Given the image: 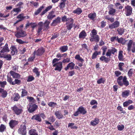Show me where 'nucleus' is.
<instances>
[{
    "instance_id": "7",
    "label": "nucleus",
    "mask_w": 135,
    "mask_h": 135,
    "mask_svg": "<svg viewBox=\"0 0 135 135\" xmlns=\"http://www.w3.org/2000/svg\"><path fill=\"white\" fill-rule=\"evenodd\" d=\"M15 36L17 38L23 37L27 35L26 32L22 30L15 32Z\"/></svg>"
},
{
    "instance_id": "34",
    "label": "nucleus",
    "mask_w": 135,
    "mask_h": 135,
    "mask_svg": "<svg viewBox=\"0 0 135 135\" xmlns=\"http://www.w3.org/2000/svg\"><path fill=\"white\" fill-rule=\"evenodd\" d=\"M82 11H83L81 8L78 7L75 10L73 11V13L79 15L81 13Z\"/></svg>"
},
{
    "instance_id": "18",
    "label": "nucleus",
    "mask_w": 135,
    "mask_h": 135,
    "mask_svg": "<svg viewBox=\"0 0 135 135\" xmlns=\"http://www.w3.org/2000/svg\"><path fill=\"white\" fill-rule=\"evenodd\" d=\"M23 14H20L17 17V19H19V20H17L15 22L13 25L14 26H15L16 24L20 22V21L23 20L24 19L26 18V16H23Z\"/></svg>"
},
{
    "instance_id": "32",
    "label": "nucleus",
    "mask_w": 135,
    "mask_h": 135,
    "mask_svg": "<svg viewBox=\"0 0 135 135\" xmlns=\"http://www.w3.org/2000/svg\"><path fill=\"white\" fill-rule=\"evenodd\" d=\"M99 122V120L98 118H95L94 120H92L90 122V124L93 126H95L98 124Z\"/></svg>"
},
{
    "instance_id": "11",
    "label": "nucleus",
    "mask_w": 135,
    "mask_h": 135,
    "mask_svg": "<svg viewBox=\"0 0 135 135\" xmlns=\"http://www.w3.org/2000/svg\"><path fill=\"white\" fill-rule=\"evenodd\" d=\"M9 51L10 50L8 47V45L7 43H6L0 51V54H4L5 53L9 52Z\"/></svg>"
},
{
    "instance_id": "16",
    "label": "nucleus",
    "mask_w": 135,
    "mask_h": 135,
    "mask_svg": "<svg viewBox=\"0 0 135 135\" xmlns=\"http://www.w3.org/2000/svg\"><path fill=\"white\" fill-rule=\"evenodd\" d=\"M18 123L17 121L12 119L9 122V125L10 128L13 129L15 126L18 124Z\"/></svg>"
},
{
    "instance_id": "31",
    "label": "nucleus",
    "mask_w": 135,
    "mask_h": 135,
    "mask_svg": "<svg viewBox=\"0 0 135 135\" xmlns=\"http://www.w3.org/2000/svg\"><path fill=\"white\" fill-rule=\"evenodd\" d=\"M66 0H60V2L59 6L60 8L61 9L64 8L65 6V2Z\"/></svg>"
},
{
    "instance_id": "50",
    "label": "nucleus",
    "mask_w": 135,
    "mask_h": 135,
    "mask_svg": "<svg viewBox=\"0 0 135 135\" xmlns=\"http://www.w3.org/2000/svg\"><path fill=\"white\" fill-rule=\"evenodd\" d=\"M22 91L21 93V97H23L27 96L28 94V92L27 90L25 89H22Z\"/></svg>"
},
{
    "instance_id": "24",
    "label": "nucleus",
    "mask_w": 135,
    "mask_h": 135,
    "mask_svg": "<svg viewBox=\"0 0 135 135\" xmlns=\"http://www.w3.org/2000/svg\"><path fill=\"white\" fill-rule=\"evenodd\" d=\"M50 21L47 20H46L44 23H43V29L44 30H47L49 28V25L50 23Z\"/></svg>"
},
{
    "instance_id": "57",
    "label": "nucleus",
    "mask_w": 135,
    "mask_h": 135,
    "mask_svg": "<svg viewBox=\"0 0 135 135\" xmlns=\"http://www.w3.org/2000/svg\"><path fill=\"white\" fill-rule=\"evenodd\" d=\"M117 109L118 110L121 112V113L125 114L126 113V112L124 110H123V108L121 107V106H118L117 108Z\"/></svg>"
},
{
    "instance_id": "47",
    "label": "nucleus",
    "mask_w": 135,
    "mask_h": 135,
    "mask_svg": "<svg viewBox=\"0 0 135 135\" xmlns=\"http://www.w3.org/2000/svg\"><path fill=\"white\" fill-rule=\"evenodd\" d=\"M44 8V7L43 6L40 7L35 11L34 13V14L35 15H37Z\"/></svg>"
},
{
    "instance_id": "13",
    "label": "nucleus",
    "mask_w": 135,
    "mask_h": 135,
    "mask_svg": "<svg viewBox=\"0 0 135 135\" xmlns=\"http://www.w3.org/2000/svg\"><path fill=\"white\" fill-rule=\"evenodd\" d=\"M117 49L114 47H112L111 49H109L108 51L106 54V56H107L110 57L111 54L114 55L115 52H117Z\"/></svg>"
},
{
    "instance_id": "35",
    "label": "nucleus",
    "mask_w": 135,
    "mask_h": 135,
    "mask_svg": "<svg viewBox=\"0 0 135 135\" xmlns=\"http://www.w3.org/2000/svg\"><path fill=\"white\" fill-rule=\"evenodd\" d=\"M28 134L30 135H38V132L35 129H31L29 131Z\"/></svg>"
},
{
    "instance_id": "27",
    "label": "nucleus",
    "mask_w": 135,
    "mask_h": 135,
    "mask_svg": "<svg viewBox=\"0 0 135 135\" xmlns=\"http://www.w3.org/2000/svg\"><path fill=\"white\" fill-rule=\"evenodd\" d=\"M88 17L90 20L94 21L96 17V14L95 12L90 13L88 15Z\"/></svg>"
},
{
    "instance_id": "56",
    "label": "nucleus",
    "mask_w": 135,
    "mask_h": 135,
    "mask_svg": "<svg viewBox=\"0 0 135 135\" xmlns=\"http://www.w3.org/2000/svg\"><path fill=\"white\" fill-rule=\"evenodd\" d=\"M34 79L35 78L33 76L30 75L28 76L27 81V82H30L33 81Z\"/></svg>"
},
{
    "instance_id": "19",
    "label": "nucleus",
    "mask_w": 135,
    "mask_h": 135,
    "mask_svg": "<svg viewBox=\"0 0 135 135\" xmlns=\"http://www.w3.org/2000/svg\"><path fill=\"white\" fill-rule=\"evenodd\" d=\"M75 65V64L74 62H71L68 64L64 69L66 71H67L69 69L71 70H73L74 69Z\"/></svg>"
},
{
    "instance_id": "20",
    "label": "nucleus",
    "mask_w": 135,
    "mask_h": 135,
    "mask_svg": "<svg viewBox=\"0 0 135 135\" xmlns=\"http://www.w3.org/2000/svg\"><path fill=\"white\" fill-rule=\"evenodd\" d=\"M54 11H53L49 12L47 16V18L49 20H52L56 16L54 14Z\"/></svg>"
},
{
    "instance_id": "51",
    "label": "nucleus",
    "mask_w": 135,
    "mask_h": 135,
    "mask_svg": "<svg viewBox=\"0 0 135 135\" xmlns=\"http://www.w3.org/2000/svg\"><path fill=\"white\" fill-rule=\"evenodd\" d=\"M2 90L1 91V93L2 94V97L3 98H6L7 95V91L4 90V89H2Z\"/></svg>"
},
{
    "instance_id": "53",
    "label": "nucleus",
    "mask_w": 135,
    "mask_h": 135,
    "mask_svg": "<svg viewBox=\"0 0 135 135\" xmlns=\"http://www.w3.org/2000/svg\"><path fill=\"white\" fill-rule=\"evenodd\" d=\"M100 54V52H98V51H96L95 52H94L93 54L92 55V56L91 58L92 59H95L98 55L99 54Z\"/></svg>"
},
{
    "instance_id": "8",
    "label": "nucleus",
    "mask_w": 135,
    "mask_h": 135,
    "mask_svg": "<svg viewBox=\"0 0 135 135\" xmlns=\"http://www.w3.org/2000/svg\"><path fill=\"white\" fill-rule=\"evenodd\" d=\"M38 108V106L35 104L32 103H29V107H28V110L30 113H32L35 111Z\"/></svg>"
},
{
    "instance_id": "52",
    "label": "nucleus",
    "mask_w": 135,
    "mask_h": 135,
    "mask_svg": "<svg viewBox=\"0 0 135 135\" xmlns=\"http://www.w3.org/2000/svg\"><path fill=\"white\" fill-rule=\"evenodd\" d=\"M48 105L49 107H52L54 108L56 106L57 104L54 102H51L48 103Z\"/></svg>"
},
{
    "instance_id": "40",
    "label": "nucleus",
    "mask_w": 135,
    "mask_h": 135,
    "mask_svg": "<svg viewBox=\"0 0 135 135\" xmlns=\"http://www.w3.org/2000/svg\"><path fill=\"white\" fill-rule=\"evenodd\" d=\"M39 69L35 67L33 70V72L35 74L37 77H39L40 75V72L39 71Z\"/></svg>"
},
{
    "instance_id": "49",
    "label": "nucleus",
    "mask_w": 135,
    "mask_h": 135,
    "mask_svg": "<svg viewBox=\"0 0 135 135\" xmlns=\"http://www.w3.org/2000/svg\"><path fill=\"white\" fill-rule=\"evenodd\" d=\"M32 55H33L32 56L30 57H29L28 60L29 62H33L34 61V60L35 58V52H33V53Z\"/></svg>"
},
{
    "instance_id": "9",
    "label": "nucleus",
    "mask_w": 135,
    "mask_h": 135,
    "mask_svg": "<svg viewBox=\"0 0 135 135\" xmlns=\"http://www.w3.org/2000/svg\"><path fill=\"white\" fill-rule=\"evenodd\" d=\"M125 9L126 13V16H130L131 14L132 11V8L129 5H127L125 7Z\"/></svg>"
},
{
    "instance_id": "14",
    "label": "nucleus",
    "mask_w": 135,
    "mask_h": 135,
    "mask_svg": "<svg viewBox=\"0 0 135 135\" xmlns=\"http://www.w3.org/2000/svg\"><path fill=\"white\" fill-rule=\"evenodd\" d=\"M113 4H110L109 5L108 8L109 10L108 13L110 15H114L115 13L116 10L115 9L113 8Z\"/></svg>"
},
{
    "instance_id": "46",
    "label": "nucleus",
    "mask_w": 135,
    "mask_h": 135,
    "mask_svg": "<svg viewBox=\"0 0 135 135\" xmlns=\"http://www.w3.org/2000/svg\"><path fill=\"white\" fill-rule=\"evenodd\" d=\"M68 127H70L71 129H76L78 128V127L75 125V124L73 123H69L68 124Z\"/></svg>"
},
{
    "instance_id": "41",
    "label": "nucleus",
    "mask_w": 135,
    "mask_h": 135,
    "mask_svg": "<svg viewBox=\"0 0 135 135\" xmlns=\"http://www.w3.org/2000/svg\"><path fill=\"white\" fill-rule=\"evenodd\" d=\"M133 44V41L132 40H130L129 42L127 44V50L128 51H129L131 50V47Z\"/></svg>"
},
{
    "instance_id": "39",
    "label": "nucleus",
    "mask_w": 135,
    "mask_h": 135,
    "mask_svg": "<svg viewBox=\"0 0 135 135\" xmlns=\"http://www.w3.org/2000/svg\"><path fill=\"white\" fill-rule=\"evenodd\" d=\"M117 31L119 35H122L125 31V29L123 28L119 27L118 28Z\"/></svg>"
},
{
    "instance_id": "21",
    "label": "nucleus",
    "mask_w": 135,
    "mask_h": 135,
    "mask_svg": "<svg viewBox=\"0 0 135 135\" xmlns=\"http://www.w3.org/2000/svg\"><path fill=\"white\" fill-rule=\"evenodd\" d=\"M61 20L63 22H66V24L67 25V24H68V22L70 20H71V21H73V19L70 17L67 18L66 16H64L62 17Z\"/></svg>"
},
{
    "instance_id": "12",
    "label": "nucleus",
    "mask_w": 135,
    "mask_h": 135,
    "mask_svg": "<svg viewBox=\"0 0 135 135\" xmlns=\"http://www.w3.org/2000/svg\"><path fill=\"white\" fill-rule=\"evenodd\" d=\"M120 26V22L117 20L115 21L112 24L109 25V28L111 29H113L118 27Z\"/></svg>"
},
{
    "instance_id": "42",
    "label": "nucleus",
    "mask_w": 135,
    "mask_h": 135,
    "mask_svg": "<svg viewBox=\"0 0 135 135\" xmlns=\"http://www.w3.org/2000/svg\"><path fill=\"white\" fill-rule=\"evenodd\" d=\"M70 23L69 24H67L66 26L67 29L69 30H70L73 27V24L74 23V20L73 21H71L70 20L69 21Z\"/></svg>"
},
{
    "instance_id": "54",
    "label": "nucleus",
    "mask_w": 135,
    "mask_h": 135,
    "mask_svg": "<svg viewBox=\"0 0 135 135\" xmlns=\"http://www.w3.org/2000/svg\"><path fill=\"white\" fill-rule=\"evenodd\" d=\"M97 31L95 29H93L91 31V32L90 34V36H94L97 35Z\"/></svg>"
},
{
    "instance_id": "33",
    "label": "nucleus",
    "mask_w": 135,
    "mask_h": 135,
    "mask_svg": "<svg viewBox=\"0 0 135 135\" xmlns=\"http://www.w3.org/2000/svg\"><path fill=\"white\" fill-rule=\"evenodd\" d=\"M52 8V6L51 5L49 6L46 7L45 9L43 11L40 13L41 16H42L47 12L50 10Z\"/></svg>"
},
{
    "instance_id": "63",
    "label": "nucleus",
    "mask_w": 135,
    "mask_h": 135,
    "mask_svg": "<svg viewBox=\"0 0 135 135\" xmlns=\"http://www.w3.org/2000/svg\"><path fill=\"white\" fill-rule=\"evenodd\" d=\"M23 2H20L18 3L16 6V7H18V8H19L20 9L23 8L22 6L23 5Z\"/></svg>"
},
{
    "instance_id": "23",
    "label": "nucleus",
    "mask_w": 135,
    "mask_h": 135,
    "mask_svg": "<svg viewBox=\"0 0 135 135\" xmlns=\"http://www.w3.org/2000/svg\"><path fill=\"white\" fill-rule=\"evenodd\" d=\"M31 119L33 120H35L39 122H40L42 121V119L41 117H40L39 114L33 115L32 116Z\"/></svg>"
},
{
    "instance_id": "15",
    "label": "nucleus",
    "mask_w": 135,
    "mask_h": 135,
    "mask_svg": "<svg viewBox=\"0 0 135 135\" xmlns=\"http://www.w3.org/2000/svg\"><path fill=\"white\" fill-rule=\"evenodd\" d=\"M75 59L80 62V63H78V65L79 66L81 67L83 65V63L84 61V59L80 57L79 55H76L75 57Z\"/></svg>"
},
{
    "instance_id": "10",
    "label": "nucleus",
    "mask_w": 135,
    "mask_h": 135,
    "mask_svg": "<svg viewBox=\"0 0 135 135\" xmlns=\"http://www.w3.org/2000/svg\"><path fill=\"white\" fill-rule=\"evenodd\" d=\"M45 50L42 47L38 49L36 51H35L34 52H35V55L37 56H41L45 52Z\"/></svg>"
},
{
    "instance_id": "43",
    "label": "nucleus",
    "mask_w": 135,
    "mask_h": 135,
    "mask_svg": "<svg viewBox=\"0 0 135 135\" xmlns=\"http://www.w3.org/2000/svg\"><path fill=\"white\" fill-rule=\"evenodd\" d=\"M68 49V46H64L59 48V50L60 51L64 52L66 51Z\"/></svg>"
},
{
    "instance_id": "28",
    "label": "nucleus",
    "mask_w": 135,
    "mask_h": 135,
    "mask_svg": "<svg viewBox=\"0 0 135 135\" xmlns=\"http://www.w3.org/2000/svg\"><path fill=\"white\" fill-rule=\"evenodd\" d=\"M10 49L11 50V54L12 55L17 54V50L16 46H12L10 48Z\"/></svg>"
},
{
    "instance_id": "38",
    "label": "nucleus",
    "mask_w": 135,
    "mask_h": 135,
    "mask_svg": "<svg viewBox=\"0 0 135 135\" xmlns=\"http://www.w3.org/2000/svg\"><path fill=\"white\" fill-rule=\"evenodd\" d=\"M20 96L18 93H15L14 94L13 100L14 101H17L20 98Z\"/></svg>"
},
{
    "instance_id": "25",
    "label": "nucleus",
    "mask_w": 135,
    "mask_h": 135,
    "mask_svg": "<svg viewBox=\"0 0 135 135\" xmlns=\"http://www.w3.org/2000/svg\"><path fill=\"white\" fill-rule=\"evenodd\" d=\"M61 19L60 17H57L55 20H53L51 24V26H55L58 23H60L61 22Z\"/></svg>"
},
{
    "instance_id": "6",
    "label": "nucleus",
    "mask_w": 135,
    "mask_h": 135,
    "mask_svg": "<svg viewBox=\"0 0 135 135\" xmlns=\"http://www.w3.org/2000/svg\"><path fill=\"white\" fill-rule=\"evenodd\" d=\"M87 113L86 109L83 106H81L79 107L77 111L73 114V115L75 116H78L80 114L84 115Z\"/></svg>"
},
{
    "instance_id": "45",
    "label": "nucleus",
    "mask_w": 135,
    "mask_h": 135,
    "mask_svg": "<svg viewBox=\"0 0 135 135\" xmlns=\"http://www.w3.org/2000/svg\"><path fill=\"white\" fill-rule=\"evenodd\" d=\"M86 33L84 30L82 31L80 33L79 35V37L80 38L85 37L86 36Z\"/></svg>"
},
{
    "instance_id": "2",
    "label": "nucleus",
    "mask_w": 135,
    "mask_h": 135,
    "mask_svg": "<svg viewBox=\"0 0 135 135\" xmlns=\"http://www.w3.org/2000/svg\"><path fill=\"white\" fill-rule=\"evenodd\" d=\"M60 60V59L55 58L53 60L52 62L53 67H55L54 70L59 72H60L62 69V62L61 61L57 62Z\"/></svg>"
},
{
    "instance_id": "17",
    "label": "nucleus",
    "mask_w": 135,
    "mask_h": 135,
    "mask_svg": "<svg viewBox=\"0 0 135 135\" xmlns=\"http://www.w3.org/2000/svg\"><path fill=\"white\" fill-rule=\"evenodd\" d=\"M90 41L91 42H98L100 40L99 36L98 35L91 36L89 39Z\"/></svg>"
},
{
    "instance_id": "5",
    "label": "nucleus",
    "mask_w": 135,
    "mask_h": 135,
    "mask_svg": "<svg viewBox=\"0 0 135 135\" xmlns=\"http://www.w3.org/2000/svg\"><path fill=\"white\" fill-rule=\"evenodd\" d=\"M11 109L13 111V114L17 115H19L21 114L23 112V107L21 106L17 107L15 105L12 107Z\"/></svg>"
},
{
    "instance_id": "30",
    "label": "nucleus",
    "mask_w": 135,
    "mask_h": 135,
    "mask_svg": "<svg viewBox=\"0 0 135 135\" xmlns=\"http://www.w3.org/2000/svg\"><path fill=\"white\" fill-rule=\"evenodd\" d=\"M30 26H31V27L33 30L37 26V24L36 23H28L26 24V27H27Z\"/></svg>"
},
{
    "instance_id": "1",
    "label": "nucleus",
    "mask_w": 135,
    "mask_h": 135,
    "mask_svg": "<svg viewBox=\"0 0 135 135\" xmlns=\"http://www.w3.org/2000/svg\"><path fill=\"white\" fill-rule=\"evenodd\" d=\"M21 75L11 70L7 76V81L11 85H20L22 82L19 79Z\"/></svg>"
},
{
    "instance_id": "62",
    "label": "nucleus",
    "mask_w": 135,
    "mask_h": 135,
    "mask_svg": "<svg viewBox=\"0 0 135 135\" xmlns=\"http://www.w3.org/2000/svg\"><path fill=\"white\" fill-rule=\"evenodd\" d=\"M7 83L6 81H0V86L2 88H4L5 85L7 84Z\"/></svg>"
},
{
    "instance_id": "58",
    "label": "nucleus",
    "mask_w": 135,
    "mask_h": 135,
    "mask_svg": "<svg viewBox=\"0 0 135 135\" xmlns=\"http://www.w3.org/2000/svg\"><path fill=\"white\" fill-rule=\"evenodd\" d=\"M105 81V79H104L101 78L97 81V83L98 84H100L102 83L104 84Z\"/></svg>"
},
{
    "instance_id": "29",
    "label": "nucleus",
    "mask_w": 135,
    "mask_h": 135,
    "mask_svg": "<svg viewBox=\"0 0 135 135\" xmlns=\"http://www.w3.org/2000/svg\"><path fill=\"white\" fill-rule=\"evenodd\" d=\"M38 25L39 26V27L37 28V33L39 34L40 32L41 31L42 29L43 23L42 22H40L38 23Z\"/></svg>"
},
{
    "instance_id": "64",
    "label": "nucleus",
    "mask_w": 135,
    "mask_h": 135,
    "mask_svg": "<svg viewBox=\"0 0 135 135\" xmlns=\"http://www.w3.org/2000/svg\"><path fill=\"white\" fill-rule=\"evenodd\" d=\"M48 119L49 121L52 123L54 122L55 120V118L53 115L50 116L49 118Z\"/></svg>"
},
{
    "instance_id": "59",
    "label": "nucleus",
    "mask_w": 135,
    "mask_h": 135,
    "mask_svg": "<svg viewBox=\"0 0 135 135\" xmlns=\"http://www.w3.org/2000/svg\"><path fill=\"white\" fill-rule=\"evenodd\" d=\"M6 129V127L3 124H1L0 126V132H3Z\"/></svg>"
},
{
    "instance_id": "48",
    "label": "nucleus",
    "mask_w": 135,
    "mask_h": 135,
    "mask_svg": "<svg viewBox=\"0 0 135 135\" xmlns=\"http://www.w3.org/2000/svg\"><path fill=\"white\" fill-rule=\"evenodd\" d=\"M122 51H120L118 55V58L119 61H123V60Z\"/></svg>"
},
{
    "instance_id": "55",
    "label": "nucleus",
    "mask_w": 135,
    "mask_h": 135,
    "mask_svg": "<svg viewBox=\"0 0 135 135\" xmlns=\"http://www.w3.org/2000/svg\"><path fill=\"white\" fill-rule=\"evenodd\" d=\"M21 10L19 8H14L12 11L16 13V15H17L20 12H21Z\"/></svg>"
},
{
    "instance_id": "22",
    "label": "nucleus",
    "mask_w": 135,
    "mask_h": 135,
    "mask_svg": "<svg viewBox=\"0 0 135 135\" xmlns=\"http://www.w3.org/2000/svg\"><path fill=\"white\" fill-rule=\"evenodd\" d=\"M0 58H5L6 60L8 61H10L12 59V57L10 54L4 55L0 54Z\"/></svg>"
},
{
    "instance_id": "61",
    "label": "nucleus",
    "mask_w": 135,
    "mask_h": 135,
    "mask_svg": "<svg viewBox=\"0 0 135 135\" xmlns=\"http://www.w3.org/2000/svg\"><path fill=\"white\" fill-rule=\"evenodd\" d=\"M133 69H130L128 73V76L129 77L132 76L133 73Z\"/></svg>"
},
{
    "instance_id": "3",
    "label": "nucleus",
    "mask_w": 135,
    "mask_h": 135,
    "mask_svg": "<svg viewBox=\"0 0 135 135\" xmlns=\"http://www.w3.org/2000/svg\"><path fill=\"white\" fill-rule=\"evenodd\" d=\"M117 82L118 84L120 86H122L123 85L126 86H127L129 85V81L127 80L126 76H121L117 78Z\"/></svg>"
},
{
    "instance_id": "44",
    "label": "nucleus",
    "mask_w": 135,
    "mask_h": 135,
    "mask_svg": "<svg viewBox=\"0 0 135 135\" xmlns=\"http://www.w3.org/2000/svg\"><path fill=\"white\" fill-rule=\"evenodd\" d=\"M133 101L129 99L128 100L126 101L123 103V106L124 107H127L128 105L130 104H132Z\"/></svg>"
},
{
    "instance_id": "26",
    "label": "nucleus",
    "mask_w": 135,
    "mask_h": 135,
    "mask_svg": "<svg viewBox=\"0 0 135 135\" xmlns=\"http://www.w3.org/2000/svg\"><path fill=\"white\" fill-rule=\"evenodd\" d=\"M55 115L57 118L59 119H62L64 118L63 115L59 111H56L55 112Z\"/></svg>"
},
{
    "instance_id": "60",
    "label": "nucleus",
    "mask_w": 135,
    "mask_h": 135,
    "mask_svg": "<svg viewBox=\"0 0 135 135\" xmlns=\"http://www.w3.org/2000/svg\"><path fill=\"white\" fill-rule=\"evenodd\" d=\"M52 37L51 38V40H52L57 38L59 36V34L58 33L56 32L53 35L52 34Z\"/></svg>"
},
{
    "instance_id": "37",
    "label": "nucleus",
    "mask_w": 135,
    "mask_h": 135,
    "mask_svg": "<svg viewBox=\"0 0 135 135\" xmlns=\"http://www.w3.org/2000/svg\"><path fill=\"white\" fill-rule=\"evenodd\" d=\"M130 93L129 90H126L122 92V96L123 98L128 97Z\"/></svg>"
},
{
    "instance_id": "4",
    "label": "nucleus",
    "mask_w": 135,
    "mask_h": 135,
    "mask_svg": "<svg viewBox=\"0 0 135 135\" xmlns=\"http://www.w3.org/2000/svg\"><path fill=\"white\" fill-rule=\"evenodd\" d=\"M27 123L26 121L23 122L20 126L18 129V132L19 134L21 135H26L27 133L26 128V124Z\"/></svg>"
},
{
    "instance_id": "36",
    "label": "nucleus",
    "mask_w": 135,
    "mask_h": 135,
    "mask_svg": "<svg viewBox=\"0 0 135 135\" xmlns=\"http://www.w3.org/2000/svg\"><path fill=\"white\" fill-rule=\"evenodd\" d=\"M117 40L118 42L119 43L123 45H125L127 41V40H125L122 37L119 38L118 36H117Z\"/></svg>"
}]
</instances>
